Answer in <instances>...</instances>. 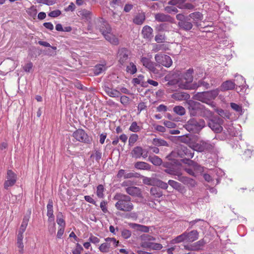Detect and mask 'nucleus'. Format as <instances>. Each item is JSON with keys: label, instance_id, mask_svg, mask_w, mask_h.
<instances>
[{"label": "nucleus", "instance_id": "nucleus-1", "mask_svg": "<svg viewBox=\"0 0 254 254\" xmlns=\"http://www.w3.org/2000/svg\"><path fill=\"white\" fill-rule=\"evenodd\" d=\"M193 69L190 68L183 73H175L173 74L174 79L169 80L167 84L170 85L178 84L182 89L191 90L193 88L192 84H191L193 80Z\"/></svg>", "mask_w": 254, "mask_h": 254}, {"label": "nucleus", "instance_id": "nucleus-2", "mask_svg": "<svg viewBox=\"0 0 254 254\" xmlns=\"http://www.w3.org/2000/svg\"><path fill=\"white\" fill-rule=\"evenodd\" d=\"M96 28L99 29L105 39L113 45L119 44V39L112 33V29L107 21L100 18L96 22Z\"/></svg>", "mask_w": 254, "mask_h": 254}, {"label": "nucleus", "instance_id": "nucleus-3", "mask_svg": "<svg viewBox=\"0 0 254 254\" xmlns=\"http://www.w3.org/2000/svg\"><path fill=\"white\" fill-rule=\"evenodd\" d=\"M113 199L117 201L115 206L118 210L130 212L133 209L134 206L130 197L128 195L122 193H117L114 195Z\"/></svg>", "mask_w": 254, "mask_h": 254}, {"label": "nucleus", "instance_id": "nucleus-4", "mask_svg": "<svg viewBox=\"0 0 254 254\" xmlns=\"http://www.w3.org/2000/svg\"><path fill=\"white\" fill-rule=\"evenodd\" d=\"M219 93L218 89L209 91L197 92L194 95V98L203 103H208L210 101L214 99L218 96Z\"/></svg>", "mask_w": 254, "mask_h": 254}, {"label": "nucleus", "instance_id": "nucleus-5", "mask_svg": "<svg viewBox=\"0 0 254 254\" xmlns=\"http://www.w3.org/2000/svg\"><path fill=\"white\" fill-rule=\"evenodd\" d=\"M205 123L203 120L192 118L187 122L185 125V128L189 131L197 133L205 127Z\"/></svg>", "mask_w": 254, "mask_h": 254}, {"label": "nucleus", "instance_id": "nucleus-6", "mask_svg": "<svg viewBox=\"0 0 254 254\" xmlns=\"http://www.w3.org/2000/svg\"><path fill=\"white\" fill-rule=\"evenodd\" d=\"M194 150L198 152L208 151L212 152L214 151L215 144L211 143L209 141L200 140L192 145Z\"/></svg>", "mask_w": 254, "mask_h": 254}, {"label": "nucleus", "instance_id": "nucleus-7", "mask_svg": "<svg viewBox=\"0 0 254 254\" xmlns=\"http://www.w3.org/2000/svg\"><path fill=\"white\" fill-rule=\"evenodd\" d=\"M105 242L102 244L99 247V249L102 253H108L111 249L117 247L119 244V241L114 238H107L105 239Z\"/></svg>", "mask_w": 254, "mask_h": 254}, {"label": "nucleus", "instance_id": "nucleus-8", "mask_svg": "<svg viewBox=\"0 0 254 254\" xmlns=\"http://www.w3.org/2000/svg\"><path fill=\"white\" fill-rule=\"evenodd\" d=\"M154 59L158 64L166 67H170L173 64V61L170 56L162 53L156 54Z\"/></svg>", "mask_w": 254, "mask_h": 254}, {"label": "nucleus", "instance_id": "nucleus-9", "mask_svg": "<svg viewBox=\"0 0 254 254\" xmlns=\"http://www.w3.org/2000/svg\"><path fill=\"white\" fill-rule=\"evenodd\" d=\"M73 137L78 141L87 144H90L92 138L90 137L82 129H78L72 134Z\"/></svg>", "mask_w": 254, "mask_h": 254}, {"label": "nucleus", "instance_id": "nucleus-10", "mask_svg": "<svg viewBox=\"0 0 254 254\" xmlns=\"http://www.w3.org/2000/svg\"><path fill=\"white\" fill-rule=\"evenodd\" d=\"M6 180L4 183V188L7 190L9 187L14 185L17 181V175L12 170L7 171Z\"/></svg>", "mask_w": 254, "mask_h": 254}, {"label": "nucleus", "instance_id": "nucleus-11", "mask_svg": "<svg viewBox=\"0 0 254 254\" xmlns=\"http://www.w3.org/2000/svg\"><path fill=\"white\" fill-rule=\"evenodd\" d=\"M189 113L191 116H197L199 111L201 109V104L193 100H189L188 102Z\"/></svg>", "mask_w": 254, "mask_h": 254}, {"label": "nucleus", "instance_id": "nucleus-12", "mask_svg": "<svg viewBox=\"0 0 254 254\" xmlns=\"http://www.w3.org/2000/svg\"><path fill=\"white\" fill-rule=\"evenodd\" d=\"M140 61L143 65L147 68L150 72L156 74L159 73V70L155 67L156 65H155V64L152 62L150 59L146 57H142L141 58Z\"/></svg>", "mask_w": 254, "mask_h": 254}, {"label": "nucleus", "instance_id": "nucleus-13", "mask_svg": "<svg viewBox=\"0 0 254 254\" xmlns=\"http://www.w3.org/2000/svg\"><path fill=\"white\" fill-rule=\"evenodd\" d=\"M131 154L132 157L136 159L140 158L141 157L146 158L148 156V151L140 146L135 147L132 150Z\"/></svg>", "mask_w": 254, "mask_h": 254}, {"label": "nucleus", "instance_id": "nucleus-14", "mask_svg": "<svg viewBox=\"0 0 254 254\" xmlns=\"http://www.w3.org/2000/svg\"><path fill=\"white\" fill-rule=\"evenodd\" d=\"M130 52L126 48H121L119 50L118 58L121 64H124L129 58Z\"/></svg>", "mask_w": 254, "mask_h": 254}, {"label": "nucleus", "instance_id": "nucleus-15", "mask_svg": "<svg viewBox=\"0 0 254 254\" xmlns=\"http://www.w3.org/2000/svg\"><path fill=\"white\" fill-rule=\"evenodd\" d=\"M187 17L189 18L190 20L192 19V23H194L195 25H197V23L202 21L203 19V15L200 12H194L190 14Z\"/></svg>", "mask_w": 254, "mask_h": 254}, {"label": "nucleus", "instance_id": "nucleus-16", "mask_svg": "<svg viewBox=\"0 0 254 254\" xmlns=\"http://www.w3.org/2000/svg\"><path fill=\"white\" fill-rule=\"evenodd\" d=\"M126 191L130 195L136 197H141V191L140 189L136 187H128L126 188Z\"/></svg>", "mask_w": 254, "mask_h": 254}, {"label": "nucleus", "instance_id": "nucleus-17", "mask_svg": "<svg viewBox=\"0 0 254 254\" xmlns=\"http://www.w3.org/2000/svg\"><path fill=\"white\" fill-rule=\"evenodd\" d=\"M189 18L186 17V20L184 21L178 22V25L180 28L185 30L189 31L191 30L193 27V24L190 21Z\"/></svg>", "mask_w": 254, "mask_h": 254}, {"label": "nucleus", "instance_id": "nucleus-18", "mask_svg": "<svg viewBox=\"0 0 254 254\" xmlns=\"http://www.w3.org/2000/svg\"><path fill=\"white\" fill-rule=\"evenodd\" d=\"M220 121H216L215 120H211L208 123V126L216 133L220 132L222 130V127L220 125Z\"/></svg>", "mask_w": 254, "mask_h": 254}, {"label": "nucleus", "instance_id": "nucleus-19", "mask_svg": "<svg viewBox=\"0 0 254 254\" xmlns=\"http://www.w3.org/2000/svg\"><path fill=\"white\" fill-rule=\"evenodd\" d=\"M104 90L106 93L110 97L116 98L120 96V92L115 89L109 87L107 85H105Z\"/></svg>", "mask_w": 254, "mask_h": 254}, {"label": "nucleus", "instance_id": "nucleus-20", "mask_svg": "<svg viewBox=\"0 0 254 254\" xmlns=\"http://www.w3.org/2000/svg\"><path fill=\"white\" fill-rule=\"evenodd\" d=\"M186 241L188 242H192L198 238V233L196 230H192L189 232H185Z\"/></svg>", "mask_w": 254, "mask_h": 254}, {"label": "nucleus", "instance_id": "nucleus-21", "mask_svg": "<svg viewBox=\"0 0 254 254\" xmlns=\"http://www.w3.org/2000/svg\"><path fill=\"white\" fill-rule=\"evenodd\" d=\"M154 18L156 21L158 22H171L172 18L170 15L163 13H157L154 14Z\"/></svg>", "mask_w": 254, "mask_h": 254}, {"label": "nucleus", "instance_id": "nucleus-22", "mask_svg": "<svg viewBox=\"0 0 254 254\" xmlns=\"http://www.w3.org/2000/svg\"><path fill=\"white\" fill-rule=\"evenodd\" d=\"M236 84L232 80H227L222 83L220 86V90L222 91L233 90L235 88Z\"/></svg>", "mask_w": 254, "mask_h": 254}, {"label": "nucleus", "instance_id": "nucleus-23", "mask_svg": "<svg viewBox=\"0 0 254 254\" xmlns=\"http://www.w3.org/2000/svg\"><path fill=\"white\" fill-rule=\"evenodd\" d=\"M142 240L141 246L145 248H148L151 241L155 240V238L148 234H143L141 236Z\"/></svg>", "mask_w": 254, "mask_h": 254}, {"label": "nucleus", "instance_id": "nucleus-24", "mask_svg": "<svg viewBox=\"0 0 254 254\" xmlns=\"http://www.w3.org/2000/svg\"><path fill=\"white\" fill-rule=\"evenodd\" d=\"M146 18L145 14L143 12L137 13L133 19V22L136 25H141Z\"/></svg>", "mask_w": 254, "mask_h": 254}, {"label": "nucleus", "instance_id": "nucleus-25", "mask_svg": "<svg viewBox=\"0 0 254 254\" xmlns=\"http://www.w3.org/2000/svg\"><path fill=\"white\" fill-rule=\"evenodd\" d=\"M179 180L187 185L189 187L193 188L196 185V183L193 179L186 177H181Z\"/></svg>", "mask_w": 254, "mask_h": 254}, {"label": "nucleus", "instance_id": "nucleus-26", "mask_svg": "<svg viewBox=\"0 0 254 254\" xmlns=\"http://www.w3.org/2000/svg\"><path fill=\"white\" fill-rule=\"evenodd\" d=\"M53 202L52 200H49L47 206V216L48 217V221H54V216L53 214Z\"/></svg>", "mask_w": 254, "mask_h": 254}, {"label": "nucleus", "instance_id": "nucleus-27", "mask_svg": "<svg viewBox=\"0 0 254 254\" xmlns=\"http://www.w3.org/2000/svg\"><path fill=\"white\" fill-rule=\"evenodd\" d=\"M190 95L185 92H176L172 95V97L178 101H183L190 98Z\"/></svg>", "mask_w": 254, "mask_h": 254}, {"label": "nucleus", "instance_id": "nucleus-28", "mask_svg": "<svg viewBox=\"0 0 254 254\" xmlns=\"http://www.w3.org/2000/svg\"><path fill=\"white\" fill-rule=\"evenodd\" d=\"M152 33L153 29L151 27L146 25L143 27L142 34L144 38L151 39L153 37Z\"/></svg>", "mask_w": 254, "mask_h": 254}, {"label": "nucleus", "instance_id": "nucleus-29", "mask_svg": "<svg viewBox=\"0 0 254 254\" xmlns=\"http://www.w3.org/2000/svg\"><path fill=\"white\" fill-rule=\"evenodd\" d=\"M206 242L203 239H201L199 241L193 243L191 245L193 251H199L202 250Z\"/></svg>", "mask_w": 254, "mask_h": 254}, {"label": "nucleus", "instance_id": "nucleus-30", "mask_svg": "<svg viewBox=\"0 0 254 254\" xmlns=\"http://www.w3.org/2000/svg\"><path fill=\"white\" fill-rule=\"evenodd\" d=\"M134 167L139 170H149L151 169V166L144 162L138 161L135 163Z\"/></svg>", "mask_w": 254, "mask_h": 254}, {"label": "nucleus", "instance_id": "nucleus-31", "mask_svg": "<svg viewBox=\"0 0 254 254\" xmlns=\"http://www.w3.org/2000/svg\"><path fill=\"white\" fill-rule=\"evenodd\" d=\"M131 227L137 231L143 232H148L149 231V228L148 226L140 224L133 223L131 224Z\"/></svg>", "mask_w": 254, "mask_h": 254}, {"label": "nucleus", "instance_id": "nucleus-32", "mask_svg": "<svg viewBox=\"0 0 254 254\" xmlns=\"http://www.w3.org/2000/svg\"><path fill=\"white\" fill-rule=\"evenodd\" d=\"M92 13L90 11L84 9L79 11V15L82 18L88 20L91 18Z\"/></svg>", "mask_w": 254, "mask_h": 254}, {"label": "nucleus", "instance_id": "nucleus-33", "mask_svg": "<svg viewBox=\"0 0 254 254\" xmlns=\"http://www.w3.org/2000/svg\"><path fill=\"white\" fill-rule=\"evenodd\" d=\"M152 143L154 145L157 146H168L169 145L167 142L165 140L157 138H154Z\"/></svg>", "mask_w": 254, "mask_h": 254}, {"label": "nucleus", "instance_id": "nucleus-34", "mask_svg": "<svg viewBox=\"0 0 254 254\" xmlns=\"http://www.w3.org/2000/svg\"><path fill=\"white\" fill-rule=\"evenodd\" d=\"M148 160L155 166H159L162 163V160L159 157L155 155L153 156H149Z\"/></svg>", "mask_w": 254, "mask_h": 254}, {"label": "nucleus", "instance_id": "nucleus-35", "mask_svg": "<svg viewBox=\"0 0 254 254\" xmlns=\"http://www.w3.org/2000/svg\"><path fill=\"white\" fill-rule=\"evenodd\" d=\"M142 129V127L138 126L137 122L134 121L131 123L128 130L133 132H139Z\"/></svg>", "mask_w": 254, "mask_h": 254}, {"label": "nucleus", "instance_id": "nucleus-36", "mask_svg": "<svg viewBox=\"0 0 254 254\" xmlns=\"http://www.w3.org/2000/svg\"><path fill=\"white\" fill-rule=\"evenodd\" d=\"M200 86H204L206 89L209 88V84L205 82L202 80H199L197 83H194L192 84L193 88L192 89H195Z\"/></svg>", "mask_w": 254, "mask_h": 254}, {"label": "nucleus", "instance_id": "nucleus-37", "mask_svg": "<svg viewBox=\"0 0 254 254\" xmlns=\"http://www.w3.org/2000/svg\"><path fill=\"white\" fill-rule=\"evenodd\" d=\"M150 193L155 198H160L163 195L162 191L159 189L155 187L151 189Z\"/></svg>", "mask_w": 254, "mask_h": 254}, {"label": "nucleus", "instance_id": "nucleus-38", "mask_svg": "<svg viewBox=\"0 0 254 254\" xmlns=\"http://www.w3.org/2000/svg\"><path fill=\"white\" fill-rule=\"evenodd\" d=\"M132 83L134 85L140 84L142 86H145V83L144 82V76L142 74H139L136 78L132 79Z\"/></svg>", "mask_w": 254, "mask_h": 254}, {"label": "nucleus", "instance_id": "nucleus-39", "mask_svg": "<svg viewBox=\"0 0 254 254\" xmlns=\"http://www.w3.org/2000/svg\"><path fill=\"white\" fill-rule=\"evenodd\" d=\"M126 71L127 73L131 74L135 73L137 71V68L136 65L133 63H130L127 66Z\"/></svg>", "mask_w": 254, "mask_h": 254}, {"label": "nucleus", "instance_id": "nucleus-40", "mask_svg": "<svg viewBox=\"0 0 254 254\" xmlns=\"http://www.w3.org/2000/svg\"><path fill=\"white\" fill-rule=\"evenodd\" d=\"M57 223L60 227H65V223L62 212H59L57 216Z\"/></svg>", "mask_w": 254, "mask_h": 254}, {"label": "nucleus", "instance_id": "nucleus-41", "mask_svg": "<svg viewBox=\"0 0 254 254\" xmlns=\"http://www.w3.org/2000/svg\"><path fill=\"white\" fill-rule=\"evenodd\" d=\"M191 167L193 170L198 171H201V167L197 163L192 160H188L186 163Z\"/></svg>", "mask_w": 254, "mask_h": 254}, {"label": "nucleus", "instance_id": "nucleus-42", "mask_svg": "<svg viewBox=\"0 0 254 254\" xmlns=\"http://www.w3.org/2000/svg\"><path fill=\"white\" fill-rule=\"evenodd\" d=\"M185 232L182 234L177 236L175 239L172 240V244L180 243L184 241H186V238Z\"/></svg>", "mask_w": 254, "mask_h": 254}, {"label": "nucleus", "instance_id": "nucleus-43", "mask_svg": "<svg viewBox=\"0 0 254 254\" xmlns=\"http://www.w3.org/2000/svg\"><path fill=\"white\" fill-rule=\"evenodd\" d=\"M173 111L180 116H183L186 113L185 109L181 106H176L174 107Z\"/></svg>", "mask_w": 254, "mask_h": 254}, {"label": "nucleus", "instance_id": "nucleus-44", "mask_svg": "<svg viewBox=\"0 0 254 254\" xmlns=\"http://www.w3.org/2000/svg\"><path fill=\"white\" fill-rule=\"evenodd\" d=\"M106 66L103 64L96 65L94 69L95 74L99 75L106 70Z\"/></svg>", "mask_w": 254, "mask_h": 254}, {"label": "nucleus", "instance_id": "nucleus-45", "mask_svg": "<svg viewBox=\"0 0 254 254\" xmlns=\"http://www.w3.org/2000/svg\"><path fill=\"white\" fill-rule=\"evenodd\" d=\"M138 135L136 133H132L130 135L128 139V145L130 146L133 145L134 143L138 140Z\"/></svg>", "mask_w": 254, "mask_h": 254}, {"label": "nucleus", "instance_id": "nucleus-46", "mask_svg": "<svg viewBox=\"0 0 254 254\" xmlns=\"http://www.w3.org/2000/svg\"><path fill=\"white\" fill-rule=\"evenodd\" d=\"M186 0H171L169 1L168 4L172 5H176L179 8H181L183 3L185 2Z\"/></svg>", "mask_w": 254, "mask_h": 254}, {"label": "nucleus", "instance_id": "nucleus-47", "mask_svg": "<svg viewBox=\"0 0 254 254\" xmlns=\"http://www.w3.org/2000/svg\"><path fill=\"white\" fill-rule=\"evenodd\" d=\"M230 106L234 111L238 112L240 115L243 114V112L242 106L234 103H231Z\"/></svg>", "mask_w": 254, "mask_h": 254}, {"label": "nucleus", "instance_id": "nucleus-48", "mask_svg": "<svg viewBox=\"0 0 254 254\" xmlns=\"http://www.w3.org/2000/svg\"><path fill=\"white\" fill-rule=\"evenodd\" d=\"M29 221L28 217H24L19 230L21 232H25Z\"/></svg>", "mask_w": 254, "mask_h": 254}, {"label": "nucleus", "instance_id": "nucleus-49", "mask_svg": "<svg viewBox=\"0 0 254 254\" xmlns=\"http://www.w3.org/2000/svg\"><path fill=\"white\" fill-rule=\"evenodd\" d=\"M143 183L147 185H154V180L150 178H148L144 176H142Z\"/></svg>", "mask_w": 254, "mask_h": 254}, {"label": "nucleus", "instance_id": "nucleus-50", "mask_svg": "<svg viewBox=\"0 0 254 254\" xmlns=\"http://www.w3.org/2000/svg\"><path fill=\"white\" fill-rule=\"evenodd\" d=\"M104 188L103 185H100L97 188L96 194L98 197L103 198L104 196Z\"/></svg>", "mask_w": 254, "mask_h": 254}, {"label": "nucleus", "instance_id": "nucleus-51", "mask_svg": "<svg viewBox=\"0 0 254 254\" xmlns=\"http://www.w3.org/2000/svg\"><path fill=\"white\" fill-rule=\"evenodd\" d=\"M175 5H171V6H167L165 7V10L169 13H176L178 12L177 7L174 6Z\"/></svg>", "mask_w": 254, "mask_h": 254}, {"label": "nucleus", "instance_id": "nucleus-52", "mask_svg": "<svg viewBox=\"0 0 254 254\" xmlns=\"http://www.w3.org/2000/svg\"><path fill=\"white\" fill-rule=\"evenodd\" d=\"M168 185L171 186L173 188L179 190L181 188V184L174 180H170L168 181Z\"/></svg>", "mask_w": 254, "mask_h": 254}, {"label": "nucleus", "instance_id": "nucleus-53", "mask_svg": "<svg viewBox=\"0 0 254 254\" xmlns=\"http://www.w3.org/2000/svg\"><path fill=\"white\" fill-rule=\"evenodd\" d=\"M155 185H156L158 187L165 190L167 189L168 187V184L165 183L161 180H157L156 183H155Z\"/></svg>", "mask_w": 254, "mask_h": 254}, {"label": "nucleus", "instance_id": "nucleus-54", "mask_svg": "<svg viewBox=\"0 0 254 254\" xmlns=\"http://www.w3.org/2000/svg\"><path fill=\"white\" fill-rule=\"evenodd\" d=\"M131 235L130 231L127 229H123L121 232V235L122 237L125 239L129 238Z\"/></svg>", "mask_w": 254, "mask_h": 254}, {"label": "nucleus", "instance_id": "nucleus-55", "mask_svg": "<svg viewBox=\"0 0 254 254\" xmlns=\"http://www.w3.org/2000/svg\"><path fill=\"white\" fill-rule=\"evenodd\" d=\"M148 248H150L155 250H160L163 248V247L160 244L153 243L151 242V243H150L149 245H148Z\"/></svg>", "mask_w": 254, "mask_h": 254}, {"label": "nucleus", "instance_id": "nucleus-56", "mask_svg": "<svg viewBox=\"0 0 254 254\" xmlns=\"http://www.w3.org/2000/svg\"><path fill=\"white\" fill-rule=\"evenodd\" d=\"M83 250L82 246L78 243L76 244V248L72 251L73 254H81V252Z\"/></svg>", "mask_w": 254, "mask_h": 254}, {"label": "nucleus", "instance_id": "nucleus-57", "mask_svg": "<svg viewBox=\"0 0 254 254\" xmlns=\"http://www.w3.org/2000/svg\"><path fill=\"white\" fill-rule=\"evenodd\" d=\"M33 67V64L31 62H28L23 67V70L27 72H29Z\"/></svg>", "mask_w": 254, "mask_h": 254}, {"label": "nucleus", "instance_id": "nucleus-58", "mask_svg": "<svg viewBox=\"0 0 254 254\" xmlns=\"http://www.w3.org/2000/svg\"><path fill=\"white\" fill-rule=\"evenodd\" d=\"M52 222L49 226V231L51 234H53L56 232V225L54 221H50Z\"/></svg>", "mask_w": 254, "mask_h": 254}, {"label": "nucleus", "instance_id": "nucleus-59", "mask_svg": "<svg viewBox=\"0 0 254 254\" xmlns=\"http://www.w3.org/2000/svg\"><path fill=\"white\" fill-rule=\"evenodd\" d=\"M194 7V5L190 3H183L181 7V9H192Z\"/></svg>", "mask_w": 254, "mask_h": 254}, {"label": "nucleus", "instance_id": "nucleus-60", "mask_svg": "<svg viewBox=\"0 0 254 254\" xmlns=\"http://www.w3.org/2000/svg\"><path fill=\"white\" fill-rule=\"evenodd\" d=\"M155 40L157 43H163L165 41V36L162 34H157L155 37Z\"/></svg>", "mask_w": 254, "mask_h": 254}, {"label": "nucleus", "instance_id": "nucleus-61", "mask_svg": "<svg viewBox=\"0 0 254 254\" xmlns=\"http://www.w3.org/2000/svg\"><path fill=\"white\" fill-rule=\"evenodd\" d=\"M61 11L60 10H56L50 12L48 15L51 17H56L60 15Z\"/></svg>", "mask_w": 254, "mask_h": 254}, {"label": "nucleus", "instance_id": "nucleus-62", "mask_svg": "<svg viewBox=\"0 0 254 254\" xmlns=\"http://www.w3.org/2000/svg\"><path fill=\"white\" fill-rule=\"evenodd\" d=\"M89 241L90 243H92L94 244H98L100 242V240L98 238L92 235H91V236H90L89 238Z\"/></svg>", "mask_w": 254, "mask_h": 254}, {"label": "nucleus", "instance_id": "nucleus-63", "mask_svg": "<svg viewBox=\"0 0 254 254\" xmlns=\"http://www.w3.org/2000/svg\"><path fill=\"white\" fill-rule=\"evenodd\" d=\"M163 124L168 128H174L176 127V124L174 123L169 121H165Z\"/></svg>", "mask_w": 254, "mask_h": 254}, {"label": "nucleus", "instance_id": "nucleus-64", "mask_svg": "<svg viewBox=\"0 0 254 254\" xmlns=\"http://www.w3.org/2000/svg\"><path fill=\"white\" fill-rule=\"evenodd\" d=\"M120 102L124 105H126L129 103V98L126 96H122L120 98Z\"/></svg>", "mask_w": 254, "mask_h": 254}]
</instances>
